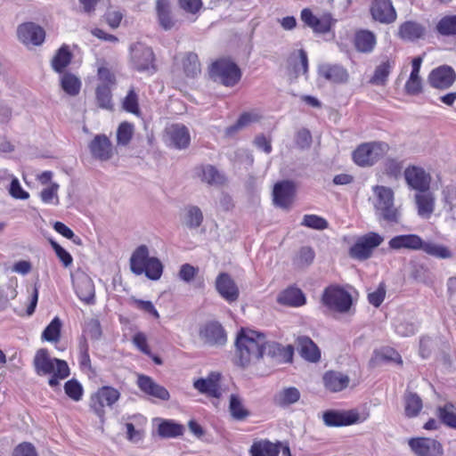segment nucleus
<instances>
[{
	"label": "nucleus",
	"mask_w": 456,
	"mask_h": 456,
	"mask_svg": "<svg viewBox=\"0 0 456 456\" xmlns=\"http://www.w3.org/2000/svg\"><path fill=\"white\" fill-rule=\"evenodd\" d=\"M266 338L264 333L240 329L235 340L234 362L240 367L256 363L265 355Z\"/></svg>",
	"instance_id": "f257e3e1"
},
{
	"label": "nucleus",
	"mask_w": 456,
	"mask_h": 456,
	"mask_svg": "<svg viewBox=\"0 0 456 456\" xmlns=\"http://www.w3.org/2000/svg\"><path fill=\"white\" fill-rule=\"evenodd\" d=\"M34 367L38 375H52L48 384L50 387H57L61 379L69 375L68 363L57 358H52L46 349H39L34 357Z\"/></svg>",
	"instance_id": "f03ea898"
},
{
	"label": "nucleus",
	"mask_w": 456,
	"mask_h": 456,
	"mask_svg": "<svg viewBox=\"0 0 456 456\" xmlns=\"http://www.w3.org/2000/svg\"><path fill=\"white\" fill-rule=\"evenodd\" d=\"M130 268L134 274L144 273L152 281L159 280L163 273L161 262L155 256H149V249L145 245L139 246L132 254Z\"/></svg>",
	"instance_id": "7ed1b4c3"
},
{
	"label": "nucleus",
	"mask_w": 456,
	"mask_h": 456,
	"mask_svg": "<svg viewBox=\"0 0 456 456\" xmlns=\"http://www.w3.org/2000/svg\"><path fill=\"white\" fill-rule=\"evenodd\" d=\"M375 194L374 208L379 220L388 224H398L401 220V211L395 206L394 191L386 186L373 187Z\"/></svg>",
	"instance_id": "20e7f679"
},
{
	"label": "nucleus",
	"mask_w": 456,
	"mask_h": 456,
	"mask_svg": "<svg viewBox=\"0 0 456 456\" xmlns=\"http://www.w3.org/2000/svg\"><path fill=\"white\" fill-rule=\"evenodd\" d=\"M390 147L385 142H370L360 144L353 152V159L359 167H371L388 152Z\"/></svg>",
	"instance_id": "39448f33"
},
{
	"label": "nucleus",
	"mask_w": 456,
	"mask_h": 456,
	"mask_svg": "<svg viewBox=\"0 0 456 456\" xmlns=\"http://www.w3.org/2000/svg\"><path fill=\"white\" fill-rule=\"evenodd\" d=\"M209 76L215 81L225 86H233L241 77L236 63L229 59H219L213 62L209 69Z\"/></svg>",
	"instance_id": "423d86ee"
},
{
	"label": "nucleus",
	"mask_w": 456,
	"mask_h": 456,
	"mask_svg": "<svg viewBox=\"0 0 456 456\" xmlns=\"http://www.w3.org/2000/svg\"><path fill=\"white\" fill-rule=\"evenodd\" d=\"M370 417L367 410L359 411L357 409L347 411H326L322 415V419L327 427H345L353 424L362 423Z\"/></svg>",
	"instance_id": "0eeeda50"
},
{
	"label": "nucleus",
	"mask_w": 456,
	"mask_h": 456,
	"mask_svg": "<svg viewBox=\"0 0 456 456\" xmlns=\"http://www.w3.org/2000/svg\"><path fill=\"white\" fill-rule=\"evenodd\" d=\"M120 392L110 386H103L91 395L89 407L93 412L103 420L105 408H111L120 398Z\"/></svg>",
	"instance_id": "6e6552de"
},
{
	"label": "nucleus",
	"mask_w": 456,
	"mask_h": 456,
	"mask_svg": "<svg viewBox=\"0 0 456 456\" xmlns=\"http://www.w3.org/2000/svg\"><path fill=\"white\" fill-rule=\"evenodd\" d=\"M384 241V237L377 232H370L360 236L349 249V256L356 260L369 259L376 248Z\"/></svg>",
	"instance_id": "1a4fd4ad"
},
{
	"label": "nucleus",
	"mask_w": 456,
	"mask_h": 456,
	"mask_svg": "<svg viewBox=\"0 0 456 456\" xmlns=\"http://www.w3.org/2000/svg\"><path fill=\"white\" fill-rule=\"evenodd\" d=\"M322 300L328 308L338 313L348 312L352 305L351 295L338 286L327 288L323 292Z\"/></svg>",
	"instance_id": "9d476101"
},
{
	"label": "nucleus",
	"mask_w": 456,
	"mask_h": 456,
	"mask_svg": "<svg viewBox=\"0 0 456 456\" xmlns=\"http://www.w3.org/2000/svg\"><path fill=\"white\" fill-rule=\"evenodd\" d=\"M301 20L316 34H326L330 31L336 20L329 12L322 13L320 16L314 14L311 9L305 8L300 13Z\"/></svg>",
	"instance_id": "9b49d317"
},
{
	"label": "nucleus",
	"mask_w": 456,
	"mask_h": 456,
	"mask_svg": "<svg viewBox=\"0 0 456 456\" xmlns=\"http://www.w3.org/2000/svg\"><path fill=\"white\" fill-rule=\"evenodd\" d=\"M164 142L169 147L176 150L186 149L190 145L191 135L189 129L183 124H171L165 128Z\"/></svg>",
	"instance_id": "f8f14e48"
},
{
	"label": "nucleus",
	"mask_w": 456,
	"mask_h": 456,
	"mask_svg": "<svg viewBox=\"0 0 456 456\" xmlns=\"http://www.w3.org/2000/svg\"><path fill=\"white\" fill-rule=\"evenodd\" d=\"M408 445L416 456H442L444 454L443 445L433 438H410Z\"/></svg>",
	"instance_id": "ddd939ff"
},
{
	"label": "nucleus",
	"mask_w": 456,
	"mask_h": 456,
	"mask_svg": "<svg viewBox=\"0 0 456 456\" xmlns=\"http://www.w3.org/2000/svg\"><path fill=\"white\" fill-rule=\"evenodd\" d=\"M199 335L200 339L209 346H221L227 342L226 332L221 323L216 321L208 322L202 325Z\"/></svg>",
	"instance_id": "4468645a"
},
{
	"label": "nucleus",
	"mask_w": 456,
	"mask_h": 456,
	"mask_svg": "<svg viewBox=\"0 0 456 456\" xmlns=\"http://www.w3.org/2000/svg\"><path fill=\"white\" fill-rule=\"evenodd\" d=\"M131 61L139 71L153 69L154 53L151 47L135 43L130 47Z\"/></svg>",
	"instance_id": "2eb2a0df"
},
{
	"label": "nucleus",
	"mask_w": 456,
	"mask_h": 456,
	"mask_svg": "<svg viewBox=\"0 0 456 456\" xmlns=\"http://www.w3.org/2000/svg\"><path fill=\"white\" fill-rule=\"evenodd\" d=\"M393 327L396 334L401 337H410L416 333L419 322L413 311H400L394 318Z\"/></svg>",
	"instance_id": "dca6fc26"
},
{
	"label": "nucleus",
	"mask_w": 456,
	"mask_h": 456,
	"mask_svg": "<svg viewBox=\"0 0 456 456\" xmlns=\"http://www.w3.org/2000/svg\"><path fill=\"white\" fill-rule=\"evenodd\" d=\"M215 288L219 296L229 304L236 302L240 297L238 285L227 273H220L217 275Z\"/></svg>",
	"instance_id": "f3484780"
},
{
	"label": "nucleus",
	"mask_w": 456,
	"mask_h": 456,
	"mask_svg": "<svg viewBox=\"0 0 456 456\" xmlns=\"http://www.w3.org/2000/svg\"><path fill=\"white\" fill-rule=\"evenodd\" d=\"M220 380L221 373L212 371L206 378L195 379L193 387L202 395L218 399L222 395Z\"/></svg>",
	"instance_id": "a211bd4d"
},
{
	"label": "nucleus",
	"mask_w": 456,
	"mask_h": 456,
	"mask_svg": "<svg viewBox=\"0 0 456 456\" xmlns=\"http://www.w3.org/2000/svg\"><path fill=\"white\" fill-rule=\"evenodd\" d=\"M19 40L26 45H40L45 38V32L42 27L33 22L20 24L17 28Z\"/></svg>",
	"instance_id": "6ab92c4d"
},
{
	"label": "nucleus",
	"mask_w": 456,
	"mask_h": 456,
	"mask_svg": "<svg viewBox=\"0 0 456 456\" xmlns=\"http://www.w3.org/2000/svg\"><path fill=\"white\" fill-rule=\"evenodd\" d=\"M456 79L454 69L446 65L440 66L433 69L428 75L429 85L436 89L449 88Z\"/></svg>",
	"instance_id": "aec40b11"
},
{
	"label": "nucleus",
	"mask_w": 456,
	"mask_h": 456,
	"mask_svg": "<svg viewBox=\"0 0 456 456\" xmlns=\"http://www.w3.org/2000/svg\"><path fill=\"white\" fill-rule=\"evenodd\" d=\"M372 18L384 24H389L396 20V12L390 0H374L370 6Z\"/></svg>",
	"instance_id": "412c9836"
},
{
	"label": "nucleus",
	"mask_w": 456,
	"mask_h": 456,
	"mask_svg": "<svg viewBox=\"0 0 456 456\" xmlns=\"http://www.w3.org/2000/svg\"><path fill=\"white\" fill-rule=\"evenodd\" d=\"M404 177L408 185L416 191H426L429 188L430 176L421 167H407L404 170Z\"/></svg>",
	"instance_id": "4be33fe9"
},
{
	"label": "nucleus",
	"mask_w": 456,
	"mask_h": 456,
	"mask_svg": "<svg viewBox=\"0 0 456 456\" xmlns=\"http://www.w3.org/2000/svg\"><path fill=\"white\" fill-rule=\"evenodd\" d=\"M136 384L141 391L149 396L163 401H167L170 397L169 392L149 376L138 375Z\"/></svg>",
	"instance_id": "5701e85b"
},
{
	"label": "nucleus",
	"mask_w": 456,
	"mask_h": 456,
	"mask_svg": "<svg viewBox=\"0 0 456 456\" xmlns=\"http://www.w3.org/2000/svg\"><path fill=\"white\" fill-rule=\"evenodd\" d=\"M323 386L331 393H338L346 389L350 383L347 374L338 370H328L322 376Z\"/></svg>",
	"instance_id": "b1692460"
},
{
	"label": "nucleus",
	"mask_w": 456,
	"mask_h": 456,
	"mask_svg": "<svg viewBox=\"0 0 456 456\" xmlns=\"http://www.w3.org/2000/svg\"><path fill=\"white\" fill-rule=\"evenodd\" d=\"M397 34L402 40L415 42L425 37L427 28L418 21L407 20L399 26Z\"/></svg>",
	"instance_id": "393cba45"
},
{
	"label": "nucleus",
	"mask_w": 456,
	"mask_h": 456,
	"mask_svg": "<svg viewBox=\"0 0 456 456\" xmlns=\"http://www.w3.org/2000/svg\"><path fill=\"white\" fill-rule=\"evenodd\" d=\"M92 156L101 161L109 160L112 157V144L104 134L96 135L89 144Z\"/></svg>",
	"instance_id": "a878e982"
},
{
	"label": "nucleus",
	"mask_w": 456,
	"mask_h": 456,
	"mask_svg": "<svg viewBox=\"0 0 456 456\" xmlns=\"http://www.w3.org/2000/svg\"><path fill=\"white\" fill-rule=\"evenodd\" d=\"M74 288L79 299L87 305L94 303V284L90 277L82 274L74 281Z\"/></svg>",
	"instance_id": "bb28decb"
},
{
	"label": "nucleus",
	"mask_w": 456,
	"mask_h": 456,
	"mask_svg": "<svg viewBox=\"0 0 456 456\" xmlns=\"http://www.w3.org/2000/svg\"><path fill=\"white\" fill-rule=\"evenodd\" d=\"M293 346H286L275 342H267L265 346V355L271 357L279 363L290 362L293 358Z\"/></svg>",
	"instance_id": "cd10ccee"
},
{
	"label": "nucleus",
	"mask_w": 456,
	"mask_h": 456,
	"mask_svg": "<svg viewBox=\"0 0 456 456\" xmlns=\"http://www.w3.org/2000/svg\"><path fill=\"white\" fill-rule=\"evenodd\" d=\"M421 237L418 234H401L393 237L388 241V246L394 250L409 249L417 251L421 248Z\"/></svg>",
	"instance_id": "c85d7f7f"
},
{
	"label": "nucleus",
	"mask_w": 456,
	"mask_h": 456,
	"mask_svg": "<svg viewBox=\"0 0 456 456\" xmlns=\"http://www.w3.org/2000/svg\"><path fill=\"white\" fill-rule=\"evenodd\" d=\"M273 202L281 208H288L292 201L294 184L289 181L277 183L273 188Z\"/></svg>",
	"instance_id": "c756f323"
},
{
	"label": "nucleus",
	"mask_w": 456,
	"mask_h": 456,
	"mask_svg": "<svg viewBox=\"0 0 456 456\" xmlns=\"http://www.w3.org/2000/svg\"><path fill=\"white\" fill-rule=\"evenodd\" d=\"M318 72L322 77L331 83H345L348 79L346 69L338 64H322L319 66Z\"/></svg>",
	"instance_id": "7c9ffc66"
},
{
	"label": "nucleus",
	"mask_w": 456,
	"mask_h": 456,
	"mask_svg": "<svg viewBox=\"0 0 456 456\" xmlns=\"http://www.w3.org/2000/svg\"><path fill=\"white\" fill-rule=\"evenodd\" d=\"M297 346L299 354L308 362H316L321 358V352L314 341L305 336L297 338Z\"/></svg>",
	"instance_id": "2f4dec72"
},
{
	"label": "nucleus",
	"mask_w": 456,
	"mask_h": 456,
	"mask_svg": "<svg viewBox=\"0 0 456 456\" xmlns=\"http://www.w3.org/2000/svg\"><path fill=\"white\" fill-rule=\"evenodd\" d=\"M204 216L201 209L194 205L186 206L181 215L182 224L190 230L198 229L201 225Z\"/></svg>",
	"instance_id": "473e14b6"
},
{
	"label": "nucleus",
	"mask_w": 456,
	"mask_h": 456,
	"mask_svg": "<svg viewBox=\"0 0 456 456\" xmlns=\"http://www.w3.org/2000/svg\"><path fill=\"white\" fill-rule=\"evenodd\" d=\"M156 12L159 26L165 30H170L175 26V20L171 13L169 0H157Z\"/></svg>",
	"instance_id": "72a5a7b5"
},
{
	"label": "nucleus",
	"mask_w": 456,
	"mask_h": 456,
	"mask_svg": "<svg viewBox=\"0 0 456 456\" xmlns=\"http://www.w3.org/2000/svg\"><path fill=\"white\" fill-rule=\"evenodd\" d=\"M277 301L281 305L299 307L305 304V297L301 289L289 287L279 294Z\"/></svg>",
	"instance_id": "f704fd0d"
},
{
	"label": "nucleus",
	"mask_w": 456,
	"mask_h": 456,
	"mask_svg": "<svg viewBox=\"0 0 456 456\" xmlns=\"http://www.w3.org/2000/svg\"><path fill=\"white\" fill-rule=\"evenodd\" d=\"M415 203L417 206L418 215L428 219L435 209V197L431 192L419 191L415 195Z\"/></svg>",
	"instance_id": "c9c22d12"
},
{
	"label": "nucleus",
	"mask_w": 456,
	"mask_h": 456,
	"mask_svg": "<svg viewBox=\"0 0 456 456\" xmlns=\"http://www.w3.org/2000/svg\"><path fill=\"white\" fill-rule=\"evenodd\" d=\"M198 177L209 185H221L224 183V176L212 165H202L196 169Z\"/></svg>",
	"instance_id": "e433bc0d"
},
{
	"label": "nucleus",
	"mask_w": 456,
	"mask_h": 456,
	"mask_svg": "<svg viewBox=\"0 0 456 456\" xmlns=\"http://www.w3.org/2000/svg\"><path fill=\"white\" fill-rule=\"evenodd\" d=\"M300 399V392L297 387H289L280 390L275 394L273 402L280 407H287Z\"/></svg>",
	"instance_id": "4c0bfd02"
},
{
	"label": "nucleus",
	"mask_w": 456,
	"mask_h": 456,
	"mask_svg": "<svg viewBox=\"0 0 456 456\" xmlns=\"http://www.w3.org/2000/svg\"><path fill=\"white\" fill-rule=\"evenodd\" d=\"M250 456H279L278 444L267 440L254 442L249 450Z\"/></svg>",
	"instance_id": "58836bf2"
},
{
	"label": "nucleus",
	"mask_w": 456,
	"mask_h": 456,
	"mask_svg": "<svg viewBox=\"0 0 456 456\" xmlns=\"http://www.w3.org/2000/svg\"><path fill=\"white\" fill-rule=\"evenodd\" d=\"M354 45L357 51L370 53L376 45L375 35L369 30H361L354 36Z\"/></svg>",
	"instance_id": "ea45409f"
},
{
	"label": "nucleus",
	"mask_w": 456,
	"mask_h": 456,
	"mask_svg": "<svg viewBox=\"0 0 456 456\" xmlns=\"http://www.w3.org/2000/svg\"><path fill=\"white\" fill-rule=\"evenodd\" d=\"M229 411L232 419L244 420L249 415V411L244 406L243 399L238 394H232L229 399Z\"/></svg>",
	"instance_id": "a19ab883"
},
{
	"label": "nucleus",
	"mask_w": 456,
	"mask_h": 456,
	"mask_svg": "<svg viewBox=\"0 0 456 456\" xmlns=\"http://www.w3.org/2000/svg\"><path fill=\"white\" fill-rule=\"evenodd\" d=\"M61 89L70 96H76L81 89V80L78 77L69 72H65L60 79Z\"/></svg>",
	"instance_id": "79ce46f5"
},
{
	"label": "nucleus",
	"mask_w": 456,
	"mask_h": 456,
	"mask_svg": "<svg viewBox=\"0 0 456 456\" xmlns=\"http://www.w3.org/2000/svg\"><path fill=\"white\" fill-rule=\"evenodd\" d=\"M403 399L405 415L408 418L418 416L423 406L421 398L415 393L406 391Z\"/></svg>",
	"instance_id": "37998d69"
},
{
	"label": "nucleus",
	"mask_w": 456,
	"mask_h": 456,
	"mask_svg": "<svg viewBox=\"0 0 456 456\" xmlns=\"http://www.w3.org/2000/svg\"><path fill=\"white\" fill-rule=\"evenodd\" d=\"M419 250H422L428 256L440 259H447L452 256V252L447 247L423 240H421V248Z\"/></svg>",
	"instance_id": "c03bdc74"
},
{
	"label": "nucleus",
	"mask_w": 456,
	"mask_h": 456,
	"mask_svg": "<svg viewBox=\"0 0 456 456\" xmlns=\"http://www.w3.org/2000/svg\"><path fill=\"white\" fill-rule=\"evenodd\" d=\"M436 32L443 37H456V15H445L436 25Z\"/></svg>",
	"instance_id": "a18cd8bd"
},
{
	"label": "nucleus",
	"mask_w": 456,
	"mask_h": 456,
	"mask_svg": "<svg viewBox=\"0 0 456 456\" xmlns=\"http://www.w3.org/2000/svg\"><path fill=\"white\" fill-rule=\"evenodd\" d=\"M71 53L68 46H61L52 60V68L58 73H62L71 61Z\"/></svg>",
	"instance_id": "49530a36"
},
{
	"label": "nucleus",
	"mask_w": 456,
	"mask_h": 456,
	"mask_svg": "<svg viewBox=\"0 0 456 456\" xmlns=\"http://www.w3.org/2000/svg\"><path fill=\"white\" fill-rule=\"evenodd\" d=\"M111 87L103 85H97L95 88V99L98 107L104 110H112V94Z\"/></svg>",
	"instance_id": "de8ad7c7"
},
{
	"label": "nucleus",
	"mask_w": 456,
	"mask_h": 456,
	"mask_svg": "<svg viewBox=\"0 0 456 456\" xmlns=\"http://www.w3.org/2000/svg\"><path fill=\"white\" fill-rule=\"evenodd\" d=\"M262 118V115L257 110H252L242 113L238 118L237 122L227 128V133L232 134L240 128L248 126L252 123H256Z\"/></svg>",
	"instance_id": "09e8293b"
},
{
	"label": "nucleus",
	"mask_w": 456,
	"mask_h": 456,
	"mask_svg": "<svg viewBox=\"0 0 456 456\" xmlns=\"http://www.w3.org/2000/svg\"><path fill=\"white\" fill-rule=\"evenodd\" d=\"M444 209L451 218L456 220V185H448L443 190Z\"/></svg>",
	"instance_id": "8fccbe9b"
},
{
	"label": "nucleus",
	"mask_w": 456,
	"mask_h": 456,
	"mask_svg": "<svg viewBox=\"0 0 456 456\" xmlns=\"http://www.w3.org/2000/svg\"><path fill=\"white\" fill-rule=\"evenodd\" d=\"M395 63L389 60L381 62L375 69L370 83L377 86H382L387 81Z\"/></svg>",
	"instance_id": "3c124183"
},
{
	"label": "nucleus",
	"mask_w": 456,
	"mask_h": 456,
	"mask_svg": "<svg viewBox=\"0 0 456 456\" xmlns=\"http://www.w3.org/2000/svg\"><path fill=\"white\" fill-rule=\"evenodd\" d=\"M439 419L446 426L456 429V407L452 403H445L437 408Z\"/></svg>",
	"instance_id": "603ef678"
},
{
	"label": "nucleus",
	"mask_w": 456,
	"mask_h": 456,
	"mask_svg": "<svg viewBox=\"0 0 456 456\" xmlns=\"http://www.w3.org/2000/svg\"><path fill=\"white\" fill-rule=\"evenodd\" d=\"M315 257L314 250L310 247H302L293 258V264L297 268L309 266Z\"/></svg>",
	"instance_id": "864d4df0"
},
{
	"label": "nucleus",
	"mask_w": 456,
	"mask_h": 456,
	"mask_svg": "<svg viewBox=\"0 0 456 456\" xmlns=\"http://www.w3.org/2000/svg\"><path fill=\"white\" fill-rule=\"evenodd\" d=\"M59 189L60 185L58 183H50L49 185L44 187L39 193L41 201L46 205H59Z\"/></svg>",
	"instance_id": "5fc2aeb1"
},
{
	"label": "nucleus",
	"mask_w": 456,
	"mask_h": 456,
	"mask_svg": "<svg viewBox=\"0 0 456 456\" xmlns=\"http://www.w3.org/2000/svg\"><path fill=\"white\" fill-rule=\"evenodd\" d=\"M183 427L171 420H164L159 425L158 433L162 437H176L183 434Z\"/></svg>",
	"instance_id": "6e6d98bb"
},
{
	"label": "nucleus",
	"mask_w": 456,
	"mask_h": 456,
	"mask_svg": "<svg viewBox=\"0 0 456 456\" xmlns=\"http://www.w3.org/2000/svg\"><path fill=\"white\" fill-rule=\"evenodd\" d=\"M183 70L188 77H195L200 72V64L198 55L194 53H188L183 59Z\"/></svg>",
	"instance_id": "4d7b16f0"
},
{
	"label": "nucleus",
	"mask_w": 456,
	"mask_h": 456,
	"mask_svg": "<svg viewBox=\"0 0 456 456\" xmlns=\"http://www.w3.org/2000/svg\"><path fill=\"white\" fill-rule=\"evenodd\" d=\"M61 322L58 317L47 325L42 333V339L49 342H58L61 336Z\"/></svg>",
	"instance_id": "13d9d810"
},
{
	"label": "nucleus",
	"mask_w": 456,
	"mask_h": 456,
	"mask_svg": "<svg viewBox=\"0 0 456 456\" xmlns=\"http://www.w3.org/2000/svg\"><path fill=\"white\" fill-rule=\"evenodd\" d=\"M403 167V163L398 159L387 158L383 163L385 174L394 178L401 175Z\"/></svg>",
	"instance_id": "bf43d9fd"
},
{
	"label": "nucleus",
	"mask_w": 456,
	"mask_h": 456,
	"mask_svg": "<svg viewBox=\"0 0 456 456\" xmlns=\"http://www.w3.org/2000/svg\"><path fill=\"white\" fill-rule=\"evenodd\" d=\"M134 134V126L128 122H122L117 130V142L119 145H127Z\"/></svg>",
	"instance_id": "052dcab7"
},
{
	"label": "nucleus",
	"mask_w": 456,
	"mask_h": 456,
	"mask_svg": "<svg viewBox=\"0 0 456 456\" xmlns=\"http://www.w3.org/2000/svg\"><path fill=\"white\" fill-rule=\"evenodd\" d=\"M301 224L320 231L328 227L327 220L316 215H305Z\"/></svg>",
	"instance_id": "680f3d73"
},
{
	"label": "nucleus",
	"mask_w": 456,
	"mask_h": 456,
	"mask_svg": "<svg viewBox=\"0 0 456 456\" xmlns=\"http://www.w3.org/2000/svg\"><path fill=\"white\" fill-rule=\"evenodd\" d=\"M66 395L72 400L78 402L83 395V387L81 384L76 379H70L64 385Z\"/></svg>",
	"instance_id": "e2e57ef3"
},
{
	"label": "nucleus",
	"mask_w": 456,
	"mask_h": 456,
	"mask_svg": "<svg viewBox=\"0 0 456 456\" xmlns=\"http://www.w3.org/2000/svg\"><path fill=\"white\" fill-rule=\"evenodd\" d=\"M97 77L99 80L98 85H103L111 88L116 85L115 75L106 67H100L98 69Z\"/></svg>",
	"instance_id": "0e129e2a"
},
{
	"label": "nucleus",
	"mask_w": 456,
	"mask_h": 456,
	"mask_svg": "<svg viewBox=\"0 0 456 456\" xmlns=\"http://www.w3.org/2000/svg\"><path fill=\"white\" fill-rule=\"evenodd\" d=\"M131 301H132L133 305L137 309L151 314L155 319L159 318V314L158 310L155 308V306L151 301L142 300V299H137V298H132Z\"/></svg>",
	"instance_id": "69168bd1"
},
{
	"label": "nucleus",
	"mask_w": 456,
	"mask_h": 456,
	"mask_svg": "<svg viewBox=\"0 0 456 456\" xmlns=\"http://www.w3.org/2000/svg\"><path fill=\"white\" fill-rule=\"evenodd\" d=\"M49 242L54 249L58 258L62 262L63 265L65 267L69 266L73 261L71 255L66 249L61 247L55 240L50 239Z\"/></svg>",
	"instance_id": "338daca9"
},
{
	"label": "nucleus",
	"mask_w": 456,
	"mask_h": 456,
	"mask_svg": "<svg viewBox=\"0 0 456 456\" xmlns=\"http://www.w3.org/2000/svg\"><path fill=\"white\" fill-rule=\"evenodd\" d=\"M124 109L133 114L139 113L138 98L134 90H130L123 102Z\"/></svg>",
	"instance_id": "774afa93"
}]
</instances>
